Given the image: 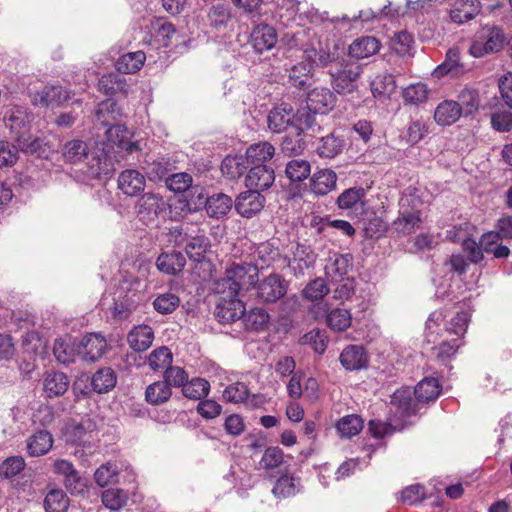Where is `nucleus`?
<instances>
[{
    "label": "nucleus",
    "instance_id": "cd10ccee",
    "mask_svg": "<svg viewBox=\"0 0 512 512\" xmlns=\"http://www.w3.org/2000/svg\"><path fill=\"white\" fill-rule=\"evenodd\" d=\"M463 72L464 67L460 63L459 49L452 48L448 50L445 61L434 70V75L437 77H441L444 75H451V77H457Z\"/></svg>",
    "mask_w": 512,
    "mask_h": 512
},
{
    "label": "nucleus",
    "instance_id": "c756f323",
    "mask_svg": "<svg viewBox=\"0 0 512 512\" xmlns=\"http://www.w3.org/2000/svg\"><path fill=\"white\" fill-rule=\"evenodd\" d=\"M68 387V377L62 372L48 373L43 383L44 392L49 398L63 395Z\"/></svg>",
    "mask_w": 512,
    "mask_h": 512
},
{
    "label": "nucleus",
    "instance_id": "5fc2aeb1",
    "mask_svg": "<svg viewBox=\"0 0 512 512\" xmlns=\"http://www.w3.org/2000/svg\"><path fill=\"white\" fill-rule=\"evenodd\" d=\"M351 322V314L347 309L344 308L333 309L327 315V323L329 327L333 330L343 331L350 327Z\"/></svg>",
    "mask_w": 512,
    "mask_h": 512
},
{
    "label": "nucleus",
    "instance_id": "052dcab7",
    "mask_svg": "<svg viewBox=\"0 0 512 512\" xmlns=\"http://www.w3.org/2000/svg\"><path fill=\"white\" fill-rule=\"evenodd\" d=\"M243 319L245 325L253 330H259L269 321V314L263 308H253L249 312H244Z\"/></svg>",
    "mask_w": 512,
    "mask_h": 512
},
{
    "label": "nucleus",
    "instance_id": "680f3d73",
    "mask_svg": "<svg viewBox=\"0 0 512 512\" xmlns=\"http://www.w3.org/2000/svg\"><path fill=\"white\" fill-rule=\"evenodd\" d=\"M459 339L443 340L438 346L432 348V353L441 362L450 360L459 348Z\"/></svg>",
    "mask_w": 512,
    "mask_h": 512
},
{
    "label": "nucleus",
    "instance_id": "4468645a",
    "mask_svg": "<svg viewBox=\"0 0 512 512\" xmlns=\"http://www.w3.org/2000/svg\"><path fill=\"white\" fill-rule=\"evenodd\" d=\"M275 180L274 170L269 165L251 166L246 176V186L252 190H266Z\"/></svg>",
    "mask_w": 512,
    "mask_h": 512
},
{
    "label": "nucleus",
    "instance_id": "20e7f679",
    "mask_svg": "<svg viewBox=\"0 0 512 512\" xmlns=\"http://www.w3.org/2000/svg\"><path fill=\"white\" fill-rule=\"evenodd\" d=\"M423 205L416 190L403 195L400 200V212L393 222L396 231L402 234H410L420 226L422 222L421 206Z\"/></svg>",
    "mask_w": 512,
    "mask_h": 512
},
{
    "label": "nucleus",
    "instance_id": "f704fd0d",
    "mask_svg": "<svg viewBox=\"0 0 512 512\" xmlns=\"http://www.w3.org/2000/svg\"><path fill=\"white\" fill-rule=\"evenodd\" d=\"M300 488V479L286 474L277 479L272 493L277 498H287L296 495Z\"/></svg>",
    "mask_w": 512,
    "mask_h": 512
},
{
    "label": "nucleus",
    "instance_id": "393cba45",
    "mask_svg": "<svg viewBox=\"0 0 512 512\" xmlns=\"http://www.w3.org/2000/svg\"><path fill=\"white\" fill-rule=\"evenodd\" d=\"M232 205L231 197L223 193L213 194L205 201L208 216L216 219L224 217L231 210Z\"/></svg>",
    "mask_w": 512,
    "mask_h": 512
},
{
    "label": "nucleus",
    "instance_id": "aec40b11",
    "mask_svg": "<svg viewBox=\"0 0 512 512\" xmlns=\"http://www.w3.org/2000/svg\"><path fill=\"white\" fill-rule=\"evenodd\" d=\"M337 175L333 170L323 169L313 174L310 190L318 196L327 195L336 187Z\"/></svg>",
    "mask_w": 512,
    "mask_h": 512
},
{
    "label": "nucleus",
    "instance_id": "8fccbe9b",
    "mask_svg": "<svg viewBox=\"0 0 512 512\" xmlns=\"http://www.w3.org/2000/svg\"><path fill=\"white\" fill-rule=\"evenodd\" d=\"M173 355L169 348L159 347L153 350L148 357V364L154 371H162L172 363Z\"/></svg>",
    "mask_w": 512,
    "mask_h": 512
},
{
    "label": "nucleus",
    "instance_id": "864d4df0",
    "mask_svg": "<svg viewBox=\"0 0 512 512\" xmlns=\"http://www.w3.org/2000/svg\"><path fill=\"white\" fill-rule=\"evenodd\" d=\"M209 24L215 29H221L227 26L231 19V12L228 6L217 4L210 8L208 12Z\"/></svg>",
    "mask_w": 512,
    "mask_h": 512
},
{
    "label": "nucleus",
    "instance_id": "13d9d810",
    "mask_svg": "<svg viewBox=\"0 0 512 512\" xmlns=\"http://www.w3.org/2000/svg\"><path fill=\"white\" fill-rule=\"evenodd\" d=\"M209 241L204 236H196L189 240L186 244L185 250L190 259L200 262L206 253Z\"/></svg>",
    "mask_w": 512,
    "mask_h": 512
},
{
    "label": "nucleus",
    "instance_id": "a19ab883",
    "mask_svg": "<svg viewBox=\"0 0 512 512\" xmlns=\"http://www.w3.org/2000/svg\"><path fill=\"white\" fill-rule=\"evenodd\" d=\"M172 391L164 381L150 384L145 391V398L149 404L159 405L169 400Z\"/></svg>",
    "mask_w": 512,
    "mask_h": 512
},
{
    "label": "nucleus",
    "instance_id": "a18cd8bd",
    "mask_svg": "<svg viewBox=\"0 0 512 512\" xmlns=\"http://www.w3.org/2000/svg\"><path fill=\"white\" fill-rule=\"evenodd\" d=\"M210 390V384L203 378H193L182 388V393L189 399L199 400L208 395Z\"/></svg>",
    "mask_w": 512,
    "mask_h": 512
},
{
    "label": "nucleus",
    "instance_id": "603ef678",
    "mask_svg": "<svg viewBox=\"0 0 512 512\" xmlns=\"http://www.w3.org/2000/svg\"><path fill=\"white\" fill-rule=\"evenodd\" d=\"M402 97L407 104H421L428 99L427 85L421 82L411 84L403 90Z\"/></svg>",
    "mask_w": 512,
    "mask_h": 512
},
{
    "label": "nucleus",
    "instance_id": "9b49d317",
    "mask_svg": "<svg viewBox=\"0 0 512 512\" xmlns=\"http://www.w3.org/2000/svg\"><path fill=\"white\" fill-rule=\"evenodd\" d=\"M107 349V342L103 336L90 333L83 337L78 345V353L85 362L93 363L100 359Z\"/></svg>",
    "mask_w": 512,
    "mask_h": 512
},
{
    "label": "nucleus",
    "instance_id": "72a5a7b5",
    "mask_svg": "<svg viewBox=\"0 0 512 512\" xmlns=\"http://www.w3.org/2000/svg\"><path fill=\"white\" fill-rule=\"evenodd\" d=\"M154 334L148 325H139L130 331V348L140 352L148 349L153 341Z\"/></svg>",
    "mask_w": 512,
    "mask_h": 512
},
{
    "label": "nucleus",
    "instance_id": "2f4dec72",
    "mask_svg": "<svg viewBox=\"0 0 512 512\" xmlns=\"http://www.w3.org/2000/svg\"><path fill=\"white\" fill-rule=\"evenodd\" d=\"M414 394L419 402L435 401L440 394V385L436 378L427 377L415 387Z\"/></svg>",
    "mask_w": 512,
    "mask_h": 512
},
{
    "label": "nucleus",
    "instance_id": "f03ea898",
    "mask_svg": "<svg viewBox=\"0 0 512 512\" xmlns=\"http://www.w3.org/2000/svg\"><path fill=\"white\" fill-rule=\"evenodd\" d=\"M258 277L257 266L252 263H233L225 272V276L216 282L215 291L218 294L240 295L243 290L256 284Z\"/></svg>",
    "mask_w": 512,
    "mask_h": 512
},
{
    "label": "nucleus",
    "instance_id": "7c9ffc66",
    "mask_svg": "<svg viewBox=\"0 0 512 512\" xmlns=\"http://www.w3.org/2000/svg\"><path fill=\"white\" fill-rule=\"evenodd\" d=\"M365 190L362 187H353L342 192L338 199L337 204L340 209H363L365 203Z\"/></svg>",
    "mask_w": 512,
    "mask_h": 512
},
{
    "label": "nucleus",
    "instance_id": "0e129e2a",
    "mask_svg": "<svg viewBox=\"0 0 512 512\" xmlns=\"http://www.w3.org/2000/svg\"><path fill=\"white\" fill-rule=\"evenodd\" d=\"M127 500V494L120 489H108L102 493V502L110 510H119Z\"/></svg>",
    "mask_w": 512,
    "mask_h": 512
},
{
    "label": "nucleus",
    "instance_id": "c9c22d12",
    "mask_svg": "<svg viewBox=\"0 0 512 512\" xmlns=\"http://www.w3.org/2000/svg\"><path fill=\"white\" fill-rule=\"evenodd\" d=\"M150 34L164 46L169 45L170 39L176 34L175 28L166 18H154L149 25Z\"/></svg>",
    "mask_w": 512,
    "mask_h": 512
},
{
    "label": "nucleus",
    "instance_id": "473e14b6",
    "mask_svg": "<svg viewBox=\"0 0 512 512\" xmlns=\"http://www.w3.org/2000/svg\"><path fill=\"white\" fill-rule=\"evenodd\" d=\"M445 315L442 311L436 310L432 312L425 325V336L429 343H435L439 336H443L445 332Z\"/></svg>",
    "mask_w": 512,
    "mask_h": 512
},
{
    "label": "nucleus",
    "instance_id": "4be33fe9",
    "mask_svg": "<svg viewBox=\"0 0 512 512\" xmlns=\"http://www.w3.org/2000/svg\"><path fill=\"white\" fill-rule=\"evenodd\" d=\"M340 362L347 370H360L368 364V357L361 346L350 345L340 354Z\"/></svg>",
    "mask_w": 512,
    "mask_h": 512
},
{
    "label": "nucleus",
    "instance_id": "1a4fd4ad",
    "mask_svg": "<svg viewBox=\"0 0 512 512\" xmlns=\"http://www.w3.org/2000/svg\"><path fill=\"white\" fill-rule=\"evenodd\" d=\"M335 94L327 87L318 86L307 93L306 105L310 112L327 114L336 105Z\"/></svg>",
    "mask_w": 512,
    "mask_h": 512
},
{
    "label": "nucleus",
    "instance_id": "3c124183",
    "mask_svg": "<svg viewBox=\"0 0 512 512\" xmlns=\"http://www.w3.org/2000/svg\"><path fill=\"white\" fill-rule=\"evenodd\" d=\"M63 155L71 163L81 162L88 156L87 144L81 140L68 141L64 146Z\"/></svg>",
    "mask_w": 512,
    "mask_h": 512
},
{
    "label": "nucleus",
    "instance_id": "f3484780",
    "mask_svg": "<svg viewBox=\"0 0 512 512\" xmlns=\"http://www.w3.org/2000/svg\"><path fill=\"white\" fill-rule=\"evenodd\" d=\"M162 205L164 203L161 197L150 193L143 195L136 206L140 221L146 225L153 222Z\"/></svg>",
    "mask_w": 512,
    "mask_h": 512
},
{
    "label": "nucleus",
    "instance_id": "7ed1b4c3",
    "mask_svg": "<svg viewBox=\"0 0 512 512\" xmlns=\"http://www.w3.org/2000/svg\"><path fill=\"white\" fill-rule=\"evenodd\" d=\"M506 43L507 37L501 27L486 24L474 34L469 54L475 58H482L500 52Z\"/></svg>",
    "mask_w": 512,
    "mask_h": 512
},
{
    "label": "nucleus",
    "instance_id": "f257e3e1",
    "mask_svg": "<svg viewBox=\"0 0 512 512\" xmlns=\"http://www.w3.org/2000/svg\"><path fill=\"white\" fill-rule=\"evenodd\" d=\"M333 60L334 53L324 48L321 43H318V47H306L302 59L286 69L288 82L291 86L304 90L310 85L315 69L328 67Z\"/></svg>",
    "mask_w": 512,
    "mask_h": 512
},
{
    "label": "nucleus",
    "instance_id": "4c0bfd02",
    "mask_svg": "<svg viewBox=\"0 0 512 512\" xmlns=\"http://www.w3.org/2000/svg\"><path fill=\"white\" fill-rule=\"evenodd\" d=\"M246 157L243 156H227L221 164V171L224 176L230 179H236L242 176L248 169Z\"/></svg>",
    "mask_w": 512,
    "mask_h": 512
},
{
    "label": "nucleus",
    "instance_id": "ea45409f",
    "mask_svg": "<svg viewBox=\"0 0 512 512\" xmlns=\"http://www.w3.org/2000/svg\"><path fill=\"white\" fill-rule=\"evenodd\" d=\"M391 405L401 417H409L415 413L409 389L396 390L391 396Z\"/></svg>",
    "mask_w": 512,
    "mask_h": 512
},
{
    "label": "nucleus",
    "instance_id": "bb28decb",
    "mask_svg": "<svg viewBox=\"0 0 512 512\" xmlns=\"http://www.w3.org/2000/svg\"><path fill=\"white\" fill-rule=\"evenodd\" d=\"M380 49V42L375 37H362L356 39L349 46V55L356 59L368 58Z\"/></svg>",
    "mask_w": 512,
    "mask_h": 512
},
{
    "label": "nucleus",
    "instance_id": "774afa93",
    "mask_svg": "<svg viewBox=\"0 0 512 512\" xmlns=\"http://www.w3.org/2000/svg\"><path fill=\"white\" fill-rule=\"evenodd\" d=\"M304 147L305 142L299 131L286 135L281 143L282 151L288 155H298L302 153Z\"/></svg>",
    "mask_w": 512,
    "mask_h": 512
},
{
    "label": "nucleus",
    "instance_id": "6e6552de",
    "mask_svg": "<svg viewBox=\"0 0 512 512\" xmlns=\"http://www.w3.org/2000/svg\"><path fill=\"white\" fill-rule=\"evenodd\" d=\"M256 296L265 303H273L282 298L287 292L286 281L277 274H270L256 286Z\"/></svg>",
    "mask_w": 512,
    "mask_h": 512
},
{
    "label": "nucleus",
    "instance_id": "e433bc0d",
    "mask_svg": "<svg viewBox=\"0 0 512 512\" xmlns=\"http://www.w3.org/2000/svg\"><path fill=\"white\" fill-rule=\"evenodd\" d=\"M396 81L392 74H378L371 82V90L375 97H389L396 90Z\"/></svg>",
    "mask_w": 512,
    "mask_h": 512
},
{
    "label": "nucleus",
    "instance_id": "e2e57ef3",
    "mask_svg": "<svg viewBox=\"0 0 512 512\" xmlns=\"http://www.w3.org/2000/svg\"><path fill=\"white\" fill-rule=\"evenodd\" d=\"M179 304V297L173 293L161 294L153 302L155 310L161 314L172 313L176 310Z\"/></svg>",
    "mask_w": 512,
    "mask_h": 512
},
{
    "label": "nucleus",
    "instance_id": "37998d69",
    "mask_svg": "<svg viewBox=\"0 0 512 512\" xmlns=\"http://www.w3.org/2000/svg\"><path fill=\"white\" fill-rule=\"evenodd\" d=\"M405 14V10L400 7H392V3L389 2L385 5L379 13H374L371 9L361 10L357 15L353 16V20H362L364 22L370 21L374 18L382 19L384 17L395 18Z\"/></svg>",
    "mask_w": 512,
    "mask_h": 512
},
{
    "label": "nucleus",
    "instance_id": "ddd939ff",
    "mask_svg": "<svg viewBox=\"0 0 512 512\" xmlns=\"http://www.w3.org/2000/svg\"><path fill=\"white\" fill-rule=\"evenodd\" d=\"M264 207V197L257 190L240 193L235 201V209L243 217L251 218Z\"/></svg>",
    "mask_w": 512,
    "mask_h": 512
},
{
    "label": "nucleus",
    "instance_id": "9d476101",
    "mask_svg": "<svg viewBox=\"0 0 512 512\" xmlns=\"http://www.w3.org/2000/svg\"><path fill=\"white\" fill-rule=\"evenodd\" d=\"M33 105L41 107L59 106L66 102L70 95L59 85H46L41 90L30 92Z\"/></svg>",
    "mask_w": 512,
    "mask_h": 512
},
{
    "label": "nucleus",
    "instance_id": "de8ad7c7",
    "mask_svg": "<svg viewBox=\"0 0 512 512\" xmlns=\"http://www.w3.org/2000/svg\"><path fill=\"white\" fill-rule=\"evenodd\" d=\"M45 509L47 512H66L69 500L61 489H52L45 497Z\"/></svg>",
    "mask_w": 512,
    "mask_h": 512
},
{
    "label": "nucleus",
    "instance_id": "58836bf2",
    "mask_svg": "<svg viewBox=\"0 0 512 512\" xmlns=\"http://www.w3.org/2000/svg\"><path fill=\"white\" fill-rule=\"evenodd\" d=\"M344 140L334 134L322 137L317 146V153L323 158H334L342 152Z\"/></svg>",
    "mask_w": 512,
    "mask_h": 512
},
{
    "label": "nucleus",
    "instance_id": "49530a36",
    "mask_svg": "<svg viewBox=\"0 0 512 512\" xmlns=\"http://www.w3.org/2000/svg\"><path fill=\"white\" fill-rule=\"evenodd\" d=\"M55 471L65 477V486L71 492L77 489V484L80 480L78 472L74 469L71 462L63 459L54 462Z\"/></svg>",
    "mask_w": 512,
    "mask_h": 512
},
{
    "label": "nucleus",
    "instance_id": "5701e85b",
    "mask_svg": "<svg viewBox=\"0 0 512 512\" xmlns=\"http://www.w3.org/2000/svg\"><path fill=\"white\" fill-rule=\"evenodd\" d=\"M480 12V3L477 0H457L451 11L453 22L462 24L473 19Z\"/></svg>",
    "mask_w": 512,
    "mask_h": 512
},
{
    "label": "nucleus",
    "instance_id": "a211bd4d",
    "mask_svg": "<svg viewBox=\"0 0 512 512\" xmlns=\"http://www.w3.org/2000/svg\"><path fill=\"white\" fill-rule=\"evenodd\" d=\"M274 155L275 148L267 141L250 145L245 153L246 162L249 166L268 165L267 163L272 160Z\"/></svg>",
    "mask_w": 512,
    "mask_h": 512
},
{
    "label": "nucleus",
    "instance_id": "2eb2a0df",
    "mask_svg": "<svg viewBox=\"0 0 512 512\" xmlns=\"http://www.w3.org/2000/svg\"><path fill=\"white\" fill-rule=\"evenodd\" d=\"M462 115V107L457 101L443 100L434 111V120L439 126H451L456 123Z\"/></svg>",
    "mask_w": 512,
    "mask_h": 512
},
{
    "label": "nucleus",
    "instance_id": "338daca9",
    "mask_svg": "<svg viewBox=\"0 0 512 512\" xmlns=\"http://www.w3.org/2000/svg\"><path fill=\"white\" fill-rule=\"evenodd\" d=\"M192 182V176L185 172L172 174L166 179L167 187L175 193L187 191L192 186Z\"/></svg>",
    "mask_w": 512,
    "mask_h": 512
},
{
    "label": "nucleus",
    "instance_id": "69168bd1",
    "mask_svg": "<svg viewBox=\"0 0 512 512\" xmlns=\"http://www.w3.org/2000/svg\"><path fill=\"white\" fill-rule=\"evenodd\" d=\"M412 43L413 38L411 34L406 31H401L391 38L390 47L398 55L405 56L410 53Z\"/></svg>",
    "mask_w": 512,
    "mask_h": 512
},
{
    "label": "nucleus",
    "instance_id": "f8f14e48",
    "mask_svg": "<svg viewBox=\"0 0 512 512\" xmlns=\"http://www.w3.org/2000/svg\"><path fill=\"white\" fill-rule=\"evenodd\" d=\"M353 267L351 254H331L325 264V274L331 281H342Z\"/></svg>",
    "mask_w": 512,
    "mask_h": 512
},
{
    "label": "nucleus",
    "instance_id": "bf43d9fd",
    "mask_svg": "<svg viewBox=\"0 0 512 512\" xmlns=\"http://www.w3.org/2000/svg\"><path fill=\"white\" fill-rule=\"evenodd\" d=\"M249 389L243 382H235L228 385L223 391V397L231 403H243L249 397Z\"/></svg>",
    "mask_w": 512,
    "mask_h": 512
},
{
    "label": "nucleus",
    "instance_id": "c03bdc74",
    "mask_svg": "<svg viewBox=\"0 0 512 512\" xmlns=\"http://www.w3.org/2000/svg\"><path fill=\"white\" fill-rule=\"evenodd\" d=\"M311 171L310 163L303 159H293L289 161L285 168V174L293 182L305 180Z\"/></svg>",
    "mask_w": 512,
    "mask_h": 512
},
{
    "label": "nucleus",
    "instance_id": "c85d7f7f",
    "mask_svg": "<svg viewBox=\"0 0 512 512\" xmlns=\"http://www.w3.org/2000/svg\"><path fill=\"white\" fill-rule=\"evenodd\" d=\"M186 259L181 252L162 253L156 262L157 268L166 274L174 275L183 270Z\"/></svg>",
    "mask_w": 512,
    "mask_h": 512
},
{
    "label": "nucleus",
    "instance_id": "b1692460",
    "mask_svg": "<svg viewBox=\"0 0 512 512\" xmlns=\"http://www.w3.org/2000/svg\"><path fill=\"white\" fill-rule=\"evenodd\" d=\"M52 435L45 430H40L27 439V452L32 457L47 454L53 445Z\"/></svg>",
    "mask_w": 512,
    "mask_h": 512
},
{
    "label": "nucleus",
    "instance_id": "423d86ee",
    "mask_svg": "<svg viewBox=\"0 0 512 512\" xmlns=\"http://www.w3.org/2000/svg\"><path fill=\"white\" fill-rule=\"evenodd\" d=\"M6 126L14 133V139L21 150L27 151L31 146V137L28 130L30 117L24 107L14 106L5 114Z\"/></svg>",
    "mask_w": 512,
    "mask_h": 512
},
{
    "label": "nucleus",
    "instance_id": "0eeeda50",
    "mask_svg": "<svg viewBox=\"0 0 512 512\" xmlns=\"http://www.w3.org/2000/svg\"><path fill=\"white\" fill-rule=\"evenodd\" d=\"M219 302L217 303L214 315L221 323H231L243 318L245 306L238 295H230L227 291L226 294H220Z\"/></svg>",
    "mask_w": 512,
    "mask_h": 512
},
{
    "label": "nucleus",
    "instance_id": "09e8293b",
    "mask_svg": "<svg viewBox=\"0 0 512 512\" xmlns=\"http://www.w3.org/2000/svg\"><path fill=\"white\" fill-rule=\"evenodd\" d=\"M363 427L362 419L357 415H347L342 417L336 425L338 433L342 437H353L357 435Z\"/></svg>",
    "mask_w": 512,
    "mask_h": 512
},
{
    "label": "nucleus",
    "instance_id": "39448f33",
    "mask_svg": "<svg viewBox=\"0 0 512 512\" xmlns=\"http://www.w3.org/2000/svg\"><path fill=\"white\" fill-rule=\"evenodd\" d=\"M331 84L339 94H350L357 89V80L361 75V67L354 62L334 60L328 65Z\"/></svg>",
    "mask_w": 512,
    "mask_h": 512
},
{
    "label": "nucleus",
    "instance_id": "dca6fc26",
    "mask_svg": "<svg viewBox=\"0 0 512 512\" xmlns=\"http://www.w3.org/2000/svg\"><path fill=\"white\" fill-rule=\"evenodd\" d=\"M96 430L95 421L90 418L82 419L80 423L69 429L68 439L75 444L87 446L94 441Z\"/></svg>",
    "mask_w": 512,
    "mask_h": 512
},
{
    "label": "nucleus",
    "instance_id": "6e6d98bb",
    "mask_svg": "<svg viewBox=\"0 0 512 512\" xmlns=\"http://www.w3.org/2000/svg\"><path fill=\"white\" fill-rule=\"evenodd\" d=\"M106 137L112 146L128 151V131L124 124H115L109 127Z\"/></svg>",
    "mask_w": 512,
    "mask_h": 512
},
{
    "label": "nucleus",
    "instance_id": "a878e982",
    "mask_svg": "<svg viewBox=\"0 0 512 512\" xmlns=\"http://www.w3.org/2000/svg\"><path fill=\"white\" fill-rule=\"evenodd\" d=\"M294 117L293 109L287 105H280L270 111L268 115V127L272 132L284 131L292 122Z\"/></svg>",
    "mask_w": 512,
    "mask_h": 512
},
{
    "label": "nucleus",
    "instance_id": "4d7b16f0",
    "mask_svg": "<svg viewBox=\"0 0 512 512\" xmlns=\"http://www.w3.org/2000/svg\"><path fill=\"white\" fill-rule=\"evenodd\" d=\"M329 293V288L322 278H316L309 282L302 290L303 298L309 301H317L322 299Z\"/></svg>",
    "mask_w": 512,
    "mask_h": 512
},
{
    "label": "nucleus",
    "instance_id": "6ab92c4d",
    "mask_svg": "<svg viewBox=\"0 0 512 512\" xmlns=\"http://www.w3.org/2000/svg\"><path fill=\"white\" fill-rule=\"evenodd\" d=\"M251 43L254 49L259 53L272 49L277 43L275 29L269 25H259L255 27L251 34Z\"/></svg>",
    "mask_w": 512,
    "mask_h": 512
},
{
    "label": "nucleus",
    "instance_id": "412c9836",
    "mask_svg": "<svg viewBox=\"0 0 512 512\" xmlns=\"http://www.w3.org/2000/svg\"><path fill=\"white\" fill-rule=\"evenodd\" d=\"M281 257L278 248L271 243L264 242L259 244L252 254L253 266H257V272L273 265Z\"/></svg>",
    "mask_w": 512,
    "mask_h": 512
},
{
    "label": "nucleus",
    "instance_id": "79ce46f5",
    "mask_svg": "<svg viewBox=\"0 0 512 512\" xmlns=\"http://www.w3.org/2000/svg\"><path fill=\"white\" fill-rule=\"evenodd\" d=\"M115 384L116 376L110 368L98 370L91 379L92 389L99 394L108 392Z\"/></svg>",
    "mask_w": 512,
    "mask_h": 512
}]
</instances>
